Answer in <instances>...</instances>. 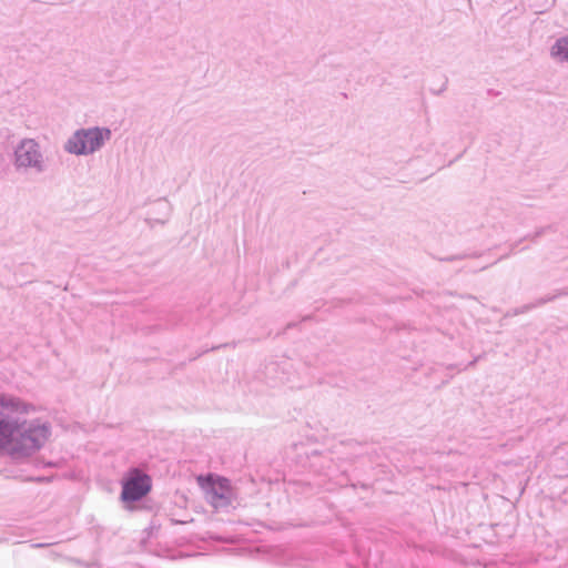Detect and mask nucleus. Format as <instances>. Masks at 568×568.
Returning <instances> with one entry per match:
<instances>
[{
	"mask_svg": "<svg viewBox=\"0 0 568 568\" xmlns=\"http://www.w3.org/2000/svg\"><path fill=\"white\" fill-rule=\"evenodd\" d=\"M34 412V406L20 397L0 393V454L28 457L40 450L51 435L47 422L27 416Z\"/></svg>",
	"mask_w": 568,
	"mask_h": 568,
	"instance_id": "f257e3e1",
	"label": "nucleus"
},
{
	"mask_svg": "<svg viewBox=\"0 0 568 568\" xmlns=\"http://www.w3.org/2000/svg\"><path fill=\"white\" fill-rule=\"evenodd\" d=\"M109 128L92 126L77 130L65 142L64 150L74 155H88L99 151L111 139Z\"/></svg>",
	"mask_w": 568,
	"mask_h": 568,
	"instance_id": "f03ea898",
	"label": "nucleus"
},
{
	"mask_svg": "<svg viewBox=\"0 0 568 568\" xmlns=\"http://www.w3.org/2000/svg\"><path fill=\"white\" fill-rule=\"evenodd\" d=\"M197 480L204 491L205 500L215 509H226L236 498L230 479L223 476L207 474L200 476Z\"/></svg>",
	"mask_w": 568,
	"mask_h": 568,
	"instance_id": "7ed1b4c3",
	"label": "nucleus"
},
{
	"mask_svg": "<svg viewBox=\"0 0 568 568\" xmlns=\"http://www.w3.org/2000/svg\"><path fill=\"white\" fill-rule=\"evenodd\" d=\"M121 500L132 504L143 499L152 488L150 475L139 468H131L121 481Z\"/></svg>",
	"mask_w": 568,
	"mask_h": 568,
	"instance_id": "20e7f679",
	"label": "nucleus"
},
{
	"mask_svg": "<svg viewBox=\"0 0 568 568\" xmlns=\"http://www.w3.org/2000/svg\"><path fill=\"white\" fill-rule=\"evenodd\" d=\"M14 165L19 169H34L38 173L44 171L39 144L32 139L22 140L14 149Z\"/></svg>",
	"mask_w": 568,
	"mask_h": 568,
	"instance_id": "39448f33",
	"label": "nucleus"
},
{
	"mask_svg": "<svg viewBox=\"0 0 568 568\" xmlns=\"http://www.w3.org/2000/svg\"><path fill=\"white\" fill-rule=\"evenodd\" d=\"M562 295H568V287L564 288V290H558V291H556L555 294H548L544 297H540V298L536 300L534 303L526 304V305L521 306L519 310H517L515 313L523 314V313L529 312V311H531L536 307H539L546 303L552 302L558 296H562Z\"/></svg>",
	"mask_w": 568,
	"mask_h": 568,
	"instance_id": "423d86ee",
	"label": "nucleus"
},
{
	"mask_svg": "<svg viewBox=\"0 0 568 568\" xmlns=\"http://www.w3.org/2000/svg\"><path fill=\"white\" fill-rule=\"evenodd\" d=\"M552 58L568 62V36L558 38L550 49Z\"/></svg>",
	"mask_w": 568,
	"mask_h": 568,
	"instance_id": "0eeeda50",
	"label": "nucleus"
},
{
	"mask_svg": "<svg viewBox=\"0 0 568 568\" xmlns=\"http://www.w3.org/2000/svg\"><path fill=\"white\" fill-rule=\"evenodd\" d=\"M548 231H554V226L548 225V226L539 227L532 235H527L525 239H530L531 241L535 242L538 237H540Z\"/></svg>",
	"mask_w": 568,
	"mask_h": 568,
	"instance_id": "6e6552de",
	"label": "nucleus"
},
{
	"mask_svg": "<svg viewBox=\"0 0 568 568\" xmlns=\"http://www.w3.org/2000/svg\"><path fill=\"white\" fill-rule=\"evenodd\" d=\"M155 207L159 212L165 213V216H168L170 211L169 202L165 200H159L155 202Z\"/></svg>",
	"mask_w": 568,
	"mask_h": 568,
	"instance_id": "1a4fd4ad",
	"label": "nucleus"
},
{
	"mask_svg": "<svg viewBox=\"0 0 568 568\" xmlns=\"http://www.w3.org/2000/svg\"><path fill=\"white\" fill-rule=\"evenodd\" d=\"M73 562L77 564L78 566H83L85 568H98V565L95 561L84 562L80 559H74Z\"/></svg>",
	"mask_w": 568,
	"mask_h": 568,
	"instance_id": "9d476101",
	"label": "nucleus"
},
{
	"mask_svg": "<svg viewBox=\"0 0 568 568\" xmlns=\"http://www.w3.org/2000/svg\"><path fill=\"white\" fill-rule=\"evenodd\" d=\"M44 546H47V544H34V545H32V547H34V548H41V547H44Z\"/></svg>",
	"mask_w": 568,
	"mask_h": 568,
	"instance_id": "9b49d317",
	"label": "nucleus"
},
{
	"mask_svg": "<svg viewBox=\"0 0 568 568\" xmlns=\"http://www.w3.org/2000/svg\"><path fill=\"white\" fill-rule=\"evenodd\" d=\"M456 258H457V257H455V256H450V257H447V258H445V260H446V261H454V260H456Z\"/></svg>",
	"mask_w": 568,
	"mask_h": 568,
	"instance_id": "f8f14e48",
	"label": "nucleus"
},
{
	"mask_svg": "<svg viewBox=\"0 0 568 568\" xmlns=\"http://www.w3.org/2000/svg\"><path fill=\"white\" fill-rule=\"evenodd\" d=\"M477 358L468 363V366H473L476 363Z\"/></svg>",
	"mask_w": 568,
	"mask_h": 568,
	"instance_id": "ddd939ff",
	"label": "nucleus"
},
{
	"mask_svg": "<svg viewBox=\"0 0 568 568\" xmlns=\"http://www.w3.org/2000/svg\"><path fill=\"white\" fill-rule=\"evenodd\" d=\"M156 222L164 223V222H165V219H163V220H156Z\"/></svg>",
	"mask_w": 568,
	"mask_h": 568,
	"instance_id": "4468645a",
	"label": "nucleus"
}]
</instances>
